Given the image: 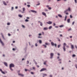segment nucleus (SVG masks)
I'll return each instance as SVG.
<instances>
[{
	"label": "nucleus",
	"instance_id": "obj_46",
	"mask_svg": "<svg viewBox=\"0 0 77 77\" xmlns=\"http://www.w3.org/2000/svg\"><path fill=\"white\" fill-rule=\"evenodd\" d=\"M41 35L42 34L41 33H39L38 34V36H41Z\"/></svg>",
	"mask_w": 77,
	"mask_h": 77
},
{
	"label": "nucleus",
	"instance_id": "obj_63",
	"mask_svg": "<svg viewBox=\"0 0 77 77\" xmlns=\"http://www.w3.org/2000/svg\"><path fill=\"white\" fill-rule=\"evenodd\" d=\"M66 15H68V13H66Z\"/></svg>",
	"mask_w": 77,
	"mask_h": 77
},
{
	"label": "nucleus",
	"instance_id": "obj_44",
	"mask_svg": "<svg viewBox=\"0 0 77 77\" xmlns=\"http://www.w3.org/2000/svg\"><path fill=\"white\" fill-rule=\"evenodd\" d=\"M25 71H26V72H27V71H29V70L27 69H25Z\"/></svg>",
	"mask_w": 77,
	"mask_h": 77
},
{
	"label": "nucleus",
	"instance_id": "obj_5",
	"mask_svg": "<svg viewBox=\"0 0 77 77\" xmlns=\"http://www.w3.org/2000/svg\"><path fill=\"white\" fill-rule=\"evenodd\" d=\"M54 55V54H53V53H51L50 54V59H52V58H53V55Z\"/></svg>",
	"mask_w": 77,
	"mask_h": 77
},
{
	"label": "nucleus",
	"instance_id": "obj_39",
	"mask_svg": "<svg viewBox=\"0 0 77 77\" xmlns=\"http://www.w3.org/2000/svg\"><path fill=\"white\" fill-rule=\"evenodd\" d=\"M40 5V3H39L38 4H36V5L37 6H38V5Z\"/></svg>",
	"mask_w": 77,
	"mask_h": 77
},
{
	"label": "nucleus",
	"instance_id": "obj_11",
	"mask_svg": "<svg viewBox=\"0 0 77 77\" xmlns=\"http://www.w3.org/2000/svg\"><path fill=\"white\" fill-rule=\"evenodd\" d=\"M70 11V8H69L68 9L66 10L65 11V12H67V11Z\"/></svg>",
	"mask_w": 77,
	"mask_h": 77
},
{
	"label": "nucleus",
	"instance_id": "obj_62",
	"mask_svg": "<svg viewBox=\"0 0 77 77\" xmlns=\"http://www.w3.org/2000/svg\"><path fill=\"white\" fill-rule=\"evenodd\" d=\"M66 47H67V48H69V46H66Z\"/></svg>",
	"mask_w": 77,
	"mask_h": 77
},
{
	"label": "nucleus",
	"instance_id": "obj_41",
	"mask_svg": "<svg viewBox=\"0 0 77 77\" xmlns=\"http://www.w3.org/2000/svg\"><path fill=\"white\" fill-rule=\"evenodd\" d=\"M70 18H72V16L71 15H70Z\"/></svg>",
	"mask_w": 77,
	"mask_h": 77
},
{
	"label": "nucleus",
	"instance_id": "obj_2",
	"mask_svg": "<svg viewBox=\"0 0 77 77\" xmlns=\"http://www.w3.org/2000/svg\"><path fill=\"white\" fill-rule=\"evenodd\" d=\"M66 45V44L65 43H64L63 44V49L64 51H66V48H65V46Z\"/></svg>",
	"mask_w": 77,
	"mask_h": 77
},
{
	"label": "nucleus",
	"instance_id": "obj_13",
	"mask_svg": "<svg viewBox=\"0 0 77 77\" xmlns=\"http://www.w3.org/2000/svg\"><path fill=\"white\" fill-rule=\"evenodd\" d=\"M18 74L19 75H21V76H22V77H24V75L21 73H20V74L19 73Z\"/></svg>",
	"mask_w": 77,
	"mask_h": 77
},
{
	"label": "nucleus",
	"instance_id": "obj_6",
	"mask_svg": "<svg viewBox=\"0 0 77 77\" xmlns=\"http://www.w3.org/2000/svg\"><path fill=\"white\" fill-rule=\"evenodd\" d=\"M42 14L43 15L45 16L46 17H47V16L46 15V13L44 12H42Z\"/></svg>",
	"mask_w": 77,
	"mask_h": 77
},
{
	"label": "nucleus",
	"instance_id": "obj_36",
	"mask_svg": "<svg viewBox=\"0 0 77 77\" xmlns=\"http://www.w3.org/2000/svg\"><path fill=\"white\" fill-rule=\"evenodd\" d=\"M27 64H29V61H27Z\"/></svg>",
	"mask_w": 77,
	"mask_h": 77
},
{
	"label": "nucleus",
	"instance_id": "obj_58",
	"mask_svg": "<svg viewBox=\"0 0 77 77\" xmlns=\"http://www.w3.org/2000/svg\"><path fill=\"white\" fill-rule=\"evenodd\" d=\"M58 61H60L61 60V59H58Z\"/></svg>",
	"mask_w": 77,
	"mask_h": 77
},
{
	"label": "nucleus",
	"instance_id": "obj_3",
	"mask_svg": "<svg viewBox=\"0 0 77 77\" xmlns=\"http://www.w3.org/2000/svg\"><path fill=\"white\" fill-rule=\"evenodd\" d=\"M51 45H52V46H55V47H56L57 46V44H54V42H51Z\"/></svg>",
	"mask_w": 77,
	"mask_h": 77
},
{
	"label": "nucleus",
	"instance_id": "obj_1",
	"mask_svg": "<svg viewBox=\"0 0 77 77\" xmlns=\"http://www.w3.org/2000/svg\"><path fill=\"white\" fill-rule=\"evenodd\" d=\"M15 67V65H14L13 64H12V63L10 64V69L12 71H13L14 70L12 69V67Z\"/></svg>",
	"mask_w": 77,
	"mask_h": 77
},
{
	"label": "nucleus",
	"instance_id": "obj_23",
	"mask_svg": "<svg viewBox=\"0 0 77 77\" xmlns=\"http://www.w3.org/2000/svg\"><path fill=\"white\" fill-rule=\"evenodd\" d=\"M67 18V16H66L64 20L65 21H66V18Z\"/></svg>",
	"mask_w": 77,
	"mask_h": 77
},
{
	"label": "nucleus",
	"instance_id": "obj_48",
	"mask_svg": "<svg viewBox=\"0 0 77 77\" xmlns=\"http://www.w3.org/2000/svg\"><path fill=\"white\" fill-rule=\"evenodd\" d=\"M31 74H33L34 73H33V72H31Z\"/></svg>",
	"mask_w": 77,
	"mask_h": 77
},
{
	"label": "nucleus",
	"instance_id": "obj_33",
	"mask_svg": "<svg viewBox=\"0 0 77 77\" xmlns=\"http://www.w3.org/2000/svg\"><path fill=\"white\" fill-rule=\"evenodd\" d=\"M74 23H75V22L73 21L72 23V25H74Z\"/></svg>",
	"mask_w": 77,
	"mask_h": 77
},
{
	"label": "nucleus",
	"instance_id": "obj_32",
	"mask_svg": "<svg viewBox=\"0 0 77 77\" xmlns=\"http://www.w3.org/2000/svg\"><path fill=\"white\" fill-rule=\"evenodd\" d=\"M2 74H5V72H3V71H2Z\"/></svg>",
	"mask_w": 77,
	"mask_h": 77
},
{
	"label": "nucleus",
	"instance_id": "obj_64",
	"mask_svg": "<svg viewBox=\"0 0 77 77\" xmlns=\"http://www.w3.org/2000/svg\"><path fill=\"white\" fill-rule=\"evenodd\" d=\"M15 41H13V43H15Z\"/></svg>",
	"mask_w": 77,
	"mask_h": 77
},
{
	"label": "nucleus",
	"instance_id": "obj_8",
	"mask_svg": "<svg viewBox=\"0 0 77 77\" xmlns=\"http://www.w3.org/2000/svg\"><path fill=\"white\" fill-rule=\"evenodd\" d=\"M47 24H52V22L50 21H49V22H47Z\"/></svg>",
	"mask_w": 77,
	"mask_h": 77
},
{
	"label": "nucleus",
	"instance_id": "obj_10",
	"mask_svg": "<svg viewBox=\"0 0 77 77\" xmlns=\"http://www.w3.org/2000/svg\"><path fill=\"white\" fill-rule=\"evenodd\" d=\"M31 12H33L34 13H36V11L34 10H31Z\"/></svg>",
	"mask_w": 77,
	"mask_h": 77
},
{
	"label": "nucleus",
	"instance_id": "obj_50",
	"mask_svg": "<svg viewBox=\"0 0 77 77\" xmlns=\"http://www.w3.org/2000/svg\"><path fill=\"white\" fill-rule=\"evenodd\" d=\"M53 77V76L52 75H50V77Z\"/></svg>",
	"mask_w": 77,
	"mask_h": 77
},
{
	"label": "nucleus",
	"instance_id": "obj_45",
	"mask_svg": "<svg viewBox=\"0 0 77 77\" xmlns=\"http://www.w3.org/2000/svg\"><path fill=\"white\" fill-rule=\"evenodd\" d=\"M75 3H77V0H75Z\"/></svg>",
	"mask_w": 77,
	"mask_h": 77
},
{
	"label": "nucleus",
	"instance_id": "obj_24",
	"mask_svg": "<svg viewBox=\"0 0 77 77\" xmlns=\"http://www.w3.org/2000/svg\"><path fill=\"white\" fill-rule=\"evenodd\" d=\"M57 39L58 40V41H60V38H57Z\"/></svg>",
	"mask_w": 77,
	"mask_h": 77
},
{
	"label": "nucleus",
	"instance_id": "obj_16",
	"mask_svg": "<svg viewBox=\"0 0 77 77\" xmlns=\"http://www.w3.org/2000/svg\"><path fill=\"white\" fill-rule=\"evenodd\" d=\"M43 77H45L44 76H47V75L46 74H43Z\"/></svg>",
	"mask_w": 77,
	"mask_h": 77
},
{
	"label": "nucleus",
	"instance_id": "obj_31",
	"mask_svg": "<svg viewBox=\"0 0 77 77\" xmlns=\"http://www.w3.org/2000/svg\"><path fill=\"white\" fill-rule=\"evenodd\" d=\"M27 6L28 8H30V5H27Z\"/></svg>",
	"mask_w": 77,
	"mask_h": 77
},
{
	"label": "nucleus",
	"instance_id": "obj_17",
	"mask_svg": "<svg viewBox=\"0 0 77 77\" xmlns=\"http://www.w3.org/2000/svg\"><path fill=\"white\" fill-rule=\"evenodd\" d=\"M18 16L19 17H20V18H22L23 17V15H21V14H19L18 15Z\"/></svg>",
	"mask_w": 77,
	"mask_h": 77
},
{
	"label": "nucleus",
	"instance_id": "obj_37",
	"mask_svg": "<svg viewBox=\"0 0 77 77\" xmlns=\"http://www.w3.org/2000/svg\"><path fill=\"white\" fill-rule=\"evenodd\" d=\"M35 46H36V47H37V46H38V44H37V43H35Z\"/></svg>",
	"mask_w": 77,
	"mask_h": 77
},
{
	"label": "nucleus",
	"instance_id": "obj_55",
	"mask_svg": "<svg viewBox=\"0 0 77 77\" xmlns=\"http://www.w3.org/2000/svg\"><path fill=\"white\" fill-rule=\"evenodd\" d=\"M57 55H58V56H60V54L59 53H58Z\"/></svg>",
	"mask_w": 77,
	"mask_h": 77
},
{
	"label": "nucleus",
	"instance_id": "obj_21",
	"mask_svg": "<svg viewBox=\"0 0 77 77\" xmlns=\"http://www.w3.org/2000/svg\"><path fill=\"white\" fill-rule=\"evenodd\" d=\"M39 42L40 44H41V43H42V41H41V40H39Z\"/></svg>",
	"mask_w": 77,
	"mask_h": 77
},
{
	"label": "nucleus",
	"instance_id": "obj_42",
	"mask_svg": "<svg viewBox=\"0 0 77 77\" xmlns=\"http://www.w3.org/2000/svg\"><path fill=\"white\" fill-rule=\"evenodd\" d=\"M36 66L37 67V68H39V66L38 65H37Z\"/></svg>",
	"mask_w": 77,
	"mask_h": 77
},
{
	"label": "nucleus",
	"instance_id": "obj_28",
	"mask_svg": "<svg viewBox=\"0 0 77 77\" xmlns=\"http://www.w3.org/2000/svg\"><path fill=\"white\" fill-rule=\"evenodd\" d=\"M1 35L2 36V37L3 38V39H4V36H3V34H2V33H1Z\"/></svg>",
	"mask_w": 77,
	"mask_h": 77
},
{
	"label": "nucleus",
	"instance_id": "obj_61",
	"mask_svg": "<svg viewBox=\"0 0 77 77\" xmlns=\"http://www.w3.org/2000/svg\"><path fill=\"white\" fill-rule=\"evenodd\" d=\"M75 48H77V46L76 45H75Z\"/></svg>",
	"mask_w": 77,
	"mask_h": 77
},
{
	"label": "nucleus",
	"instance_id": "obj_22",
	"mask_svg": "<svg viewBox=\"0 0 77 77\" xmlns=\"http://www.w3.org/2000/svg\"><path fill=\"white\" fill-rule=\"evenodd\" d=\"M45 44L46 45H50V44L48 43H45Z\"/></svg>",
	"mask_w": 77,
	"mask_h": 77
},
{
	"label": "nucleus",
	"instance_id": "obj_49",
	"mask_svg": "<svg viewBox=\"0 0 77 77\" xmlns=\"http://www.w3.org/2000/svg\"><path fill=\"white\" fill-rule=\"evenodd\" d=\"M55 28H58V27H58V26H55Z\"/></svg>",
	"mask_w": 77,
	"mask_h": 77
},
{
	"label": "nucleus",
	"instance_id": "obj_25",
	"mask_svg": "<svg viewBox=\"0 0 77 77\" xmlns=\"http://www.w3.org/2000/svg\"><path fill=\"white\" fill-rule=\"evenodd\" d=\"M25 21L26 22H28V21H29V20H27V19H26V20H25Z\"/></svg>",
	"mask_w": 77,
	"mask_h": 77
},
{
	"label": "nucleus",
	"instance_id": "obj_20",
	"mask_svg": "<svg viewBox=\"0 0 77 77\" xmlns=\"http://www.w3.org/2000/svg\"><path fill=\"white\" fill-rule=\"evenodd\" d=\"M71 48L72 49H73V48H74V46H73V45H71Z\"/></svg>",
	"mask_w": 77,
	"mask_h": 77
},
{
	"label": "nucleus",
	"instance_id": "obj_38",
	"mask_svg": "<svg viewBox=\"0 0 77 77\" xmlns=\"http://www.w3.org/2000/svg\"><path fill=\"white\" fill-rule=\"evenodd\" d=\"M72 56V57H75V55L73 54Z\"/></svg>",
	"mask_w": 77,
	"mask_h": 77
},
{
	"label": "nucleus",
	"instance_id": "obj_18",
	"mask_svg": "<svg viewBox=\"0 0 77 77\" xmlns=\"http://www.w3.org/2000/svg\"><path fill=\"white\" fill-rule=\"evenodd\" d=\"M67 21L68 23H69L70 22V19H69L67 20Z\"/></svg>",
	"mask_w": 77,
	"mask_h": 77
},
{
	"label": "nucleus",
	"instance_id": "obj_14",
	"mask_svg": "<svg viewBox=\"0 0 77 77\" xmlns=\"http://www.w3.org/2000/svg\"><path fill=\"white\" fill-rule=\"evenodd\" d=\"M4 64L6 66H8V64H7V63L5 62L4 63Z\"/></svg>",
	"mask_w": 77,
	"mask_h": 77
},
{
	"label": "nucleus",
	"instance_id": "obj_40",
	"mask_svg": "<svg viewBox=\"0 0 77 77\" xmlns=\"http://www.w3.org/2000/svg\"><path fill=\"white\" fill-rule=\"evenodd\" d=\"M53 24H54V26H56V23H54Z\"/></svg>",
	"mask_w": 77,
	"mask_h": 77
},
{
	"label": "nucleus",
	"instance_id": "obj_19",
	"mask_svg": "<svg viewBox=\"0 0 77 77\" xmlns=\"http://www.w3.org/2000/svg\"><path fill=\"white\" fill-rule=\"evenodd\" d=\"M58 17L60 18H62V15L60 14H58Z\"/></svg>",
	"mask_w": 77,
	"mask_h": 77
},
{
	"label": "nucleus",
	"instance_id": "obj_57",
	"mask_svg": "<svg viewBox=\"0 0 77 77\" xmlns=\"http://www.w3.org/2000/svg\"><path fill=\"white\" fill-rule=\"evenodd\" d=\"M60 36H61V37H62V35L60 34Z\"/></svg>",
	"mask_w": 77,
	"mask_h": 77
},
{
	"label": "nucleus",
	"instance_id": "obj_51",
	"mask_svg": "<svg viewBox=\"0 0 77 77\" xmlns=\"http://www.w3.org/2000/svg\"><path fill=\"white\" fill-rule=\"evenodd\" d=\"M10 24V23H7V25H8V26H9Z\"/></svg>",
	"mask_w": 77,
	"mask_h": 77
},
{
	"label": "nucleus",
	"instance_id": "obj_47",
	"mask_svg": "<svg viewBox=\"0 0 77 77\" xmlns=\"http://www.w3.org/2000/svg\"><path fill=\"white\" fill-rule=\"evenodd\" d=\"M48 9L49 10H50L51 9V8H50V7H49L48 8Z\"/></svg>",
	"mask_w": 77,
	"mask_h": 77
},
{
	"label": "nucleus",
	"instance_id": "obj_7",
	"mask_svg": "<svg viewBox=\"0 0 77 77\" xmlns=\"http://www.w3.org/2000/svg\"><path fill=\"white\" fill-rule=\"evenodd\" d=\"M0 42L2 44V45H4V44L3 43V42H2V40L0 38Z\"/></svg>",
	"mask_w": 77,
	"mask_h": 77
},
{
	"label": "nucleus",
	"instance_id": "obj_29",
	"mask_svg": "<svg viewBox=\"0 0 77 77\" xmlns=\"http://www.w3.org/2000/svg\"><path fill=\"white\" fill-rule=\"evenodd\" d=\"M43 46H44V47H45V48H47V46H46V45H43Z\"/></svg>",
	"mask_w": 77,
	"mask_h": 77
},
{
	"label": "nucleus",
	"instance_id": "obj_52",
	"mask_svg": "<svg viewBox=\"0 0 77 77\" xmlns=\"http://www.w3.org/2000/svg\"><path fill=\"white\" fill-rule=\"evenodd\" d=\"M60 45H58V48H59L60 47Z\"/></svg>",
	"mask_w": 77,
	"mask_h": 77
},
{
	"label": "nucleus",
	"instance_id": "obj_26",
	"mask_svg": "<svg viewBox=\"0 0 77 77\" xmlns=\"http://www.w3.org/2000/svg\"><path fill=\"white\" fill-rule=\"evenodd\" d=\"M40 26H42V25H43V24H42V23L41 22H40Z\"/></svg>",
	"mask_w": 77,
	"mask_h": 77
},
{
	"label": "nucleus",
	"instance_id": "obj_56",
	"mask_svg": "<svg viewBox=\"0 0 77 77\" xmlns=\"http://www.w3.org/2000/svg\"><path fill=\"white\" fill-rule=\"evenodd\" d=\"M41 37H40V36H38V38H41Z\"/></svg>",
	"mask_w": 77,
	"mask_h": 77
},
{
	"label": "nucleus",
	"instance_id": "obj_4",
	"mask_svg": "<svg viewBox=\"0 0 77 77\" xmlns=\"http://www.w3.org/2000/svg\"><path fill=\"white\" fill-rule=\"evenodd\" d=\"M47 70V69L45 68H43L40 70V72H42V71H45Z\"/></svg>",
	"mask_w": 77,
	"mask_h": 77
},
{
	"label": "nucleus",
	"instance_id": "obj_12",
	"mask_svg": "<svg viewBox=\"0 0 77 77\" xmlns=\"http://www.w3.org/2000/svg\"><path fill=\"white\" fill-rule=\"evenodd\" d=\"M48 29V27H44V29L43 30H47Z\"/></svg>",
	"mask_w": 77,
	"mask_h": 77
},
{
	"label": "nucleus",
	"instance_id": "obj_34",
	"mask_svg": "<svg viewBox=\"0 0 77 77\" xmlns=\"http://www.w3.org/2000/svg\"><path fill=\"white\" fill-rule=\"evenodd\" d=\"M46 62H47V61H46L44 63V65H46Z\"/></svg>",
	"mask_w": 77,
	"mask_h": 77
},
{
	"label": "nucleus",
	"instance_id": "obj_9",
	"mask_svg": "<svg viewBox=\"0 0 77 77\" xmlns=\"http://www.w3.org/2000/svg\"><path fill=\"white\" fill-rule=\"evenodd\" d=\"M23 11L22 12V13H24V11H26V8H23L22 9Z\"/></svg>",
	"mask_w": 77,
	"mask_h": 77
},
{
	"label": "nucleus",
	"instance_id": "obj_60",
	"mask_svg": "<svg viewBox=\"0 0 77 77\" xmlns=\"http://www.w3.org/2000/svg\"><path fill=\"white\" fill-rule=\"evenodd\" d=\"M70 38H72V36H70Z\"/></svg>",
	"mask_w": 77,
	"mask_h": 77
},
{
	"label": "nucleus",
	"instance_id": "obj_59",
	"mask_svg": "<svg viewBox=\"0 0 77 77\" xmlns=\"http://www.w3.org/2000/svg\"><path fill=\"white\" fill-rule=\"evenodd\" d=\"M15 48H13V51H15Z\"/></svg>",
	"mask_w": 77,
	"mask_h": 77
},
{
	"label": "nucleus",
	"instance_id": "obj_27",
	"mask_svg": "<svg viewBox=\"0 0 77 77\" xmlns=\"http://www.w3.org/2000/svg\"><path fill=\"white\" fill-rule=\"evenodd\" d=\"M51 28H52V26H49V29H51Z\"/></svg>",
	"mask_w": 77,
	"mask_h": 77
},
{
	"label": "nucleus",
	"instance_id": "obj_15",
	"mask_svg": "<svg viewBox=\"0 0 77 77\" xmlns=\"http://www.w3.org/2000/svg\"><path fill=\"white\" fill-rule=\"evenodd\" d=\"M3 3L4 5H5V6H6V5H7V4H6V3L5 1L3 2Z\"/></svg>",
	"mask_w": 77,
	"mask_h": 77
},
{
	"label": "nucleus",
	"instance_id": "obj_30",
	"mask_svg": "<svg viewBox=\"0 0 77 77\" xmlns=\"http://www.w3.org/2000/svg\"><path fill=\"white\" fill-rule=\"evenodd\" d=\"M63 25H60L59 26L60 27H63Z\"/></svg>",
	"mask_w": 77,
	"mask_h": 77
},
{
	"label": "nucleus",
	"instance_id": "obj_54",
	"mask_svg": "<svg viewBox=\"0 0 77 77\" xmlns=\"http://www.w3.org/2000/svg\"><path fill=\"white\" fill-rule=\"evenodd\" d=\"M42 33L43 35H44V32H42Z\"/></svg>",
	"mask_w": 77,
	"mask_h": 77
},
{
	"label": "nucleus",
	"instance_id": "obj_43",
	"mask_svg": "<svg viewBox=\"0 0 77 77\" xmlns=\"http://www.w3.org/2000/svg\"><path fill=\"white\" fill-rule=\"evenodd\" d=\"M22 27H23V28H25V26H24V25H22Z\"/></svg>",
	"mask_w": 77,
	"mask_h": 77
},
{
	"label": "nucleus",
	"instance_id": "obj_53",
	"mask_svg": "<svg viewBox=\"0 0 77 77\" xmlns=\"http://www.w3.org/2000/svg\"><path fill=\"white\" fill-rule=\"evenodd\" d=\"M71 30V28H70L69 29H68V31H69Z\"/></svg>",
	"mask_w": 77,
	"mask_h": 77
},
{
	"label": "nucleus",
	"instance_id": "obj_35",
	"mask_svg": "<svg viewBox=\"0 0 77 77\" xmlns=\"http://www.w3.org/2000/svg\"><path fill=\"white\" fill-rule=\"evenodd\" d=\"M0 71H1V72L3 71L2 70V69H0Z\"/></svg>",
	"mask_w": 77,
	"mask_h": 77
}]
</instances>
